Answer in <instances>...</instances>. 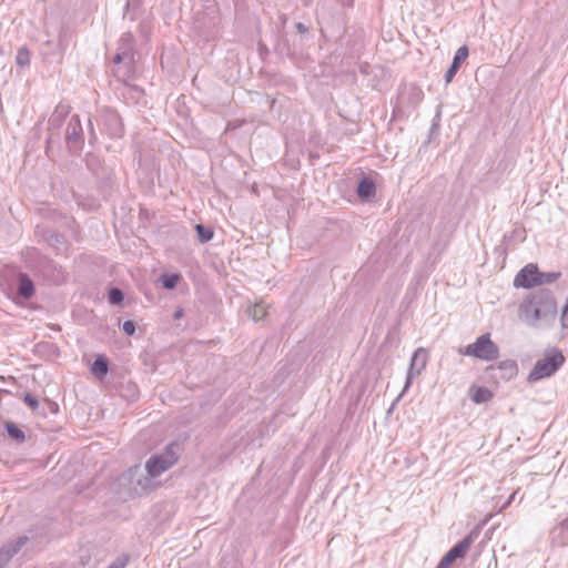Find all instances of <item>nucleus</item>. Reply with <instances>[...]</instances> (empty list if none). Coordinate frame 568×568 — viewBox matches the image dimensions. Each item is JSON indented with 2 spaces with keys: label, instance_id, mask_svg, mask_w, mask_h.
<instances>
[{
  "label": "nucleus",
  "instance_id": "obj_11",
  "mask_svg": "<svg viewBox=\"0 0 568 568\" xmlns=\"http://www.w3.org/2000/svg\"><path fill=\"white\" fill-rule=\"evenodd\" d=\"M540 271L534 264H528L523 267L514 280L516 287L531 288L539 285Z\"/></svg>",
  "mask_w": 568,
  "mask_h": 568
},
{
  "label": "nucleus",
  "instance_id": "obj_13",
  "mask_svg": "<svg viewBox=\"0 0 568 568\" xmlns=\"http://www.w3.org/2000/svg\"><path fill=\"white\" fill-rule=\"evenodd\" d=\"M36 293V286L30 276L26 273H19L17 276V290L14 301H29Z\"/></svg>",
  "mask_w": 568,
  "mask_h": 568
},
{
  "label": "nucleus",
  "instance_id": "obj_22",
  "mask_svg": "<svg viewBox=\"0 0 568 568\" xmlns=\"http://www.w3.org/2000/svg\"><path fill=\"white\" fill-rule=\"evenodd\" d=\"M108 301L111 305L120 306L124 301V293L121 288L112 286L108 291Z\"/></svg>",
  "mask_w": 568,
  "mask_h": 568
},
{
  "label": "nucleus",
  "instance_id": "obj_30",
  "mask_svg": "<svg viewBox=\"0 0 568 568\" xmlns=\"http://www.w3.org/2000/svg\"><path fill=\"white\" fill-rule=\"evenodd\" d=\"M122 329L126 335L132 336L135 333L136 325L133 321L128 320V321H124V323L122 325Z\"/></svg>",
  "mask_w": 568,
  "mask_h": 568
},
{
  "label": "nucleus",
  "instance_id": "obj_17",
  "mask_svg": "<svg viewBox=\"0 0 568 568\" xmlns=\"http://www.w3.org/2000/svg\"><path fill=\"white\" fill-rule=\"evenodd\" d=\"M469 398L475 404H485L489 402L494 394L486 387L473 385L468 390Z\"/></svg>",
  "mask_w": 568,
  "mask_h": 568
},
{
  "label": "nucleus",
  "instance_id": "obj_31",
  "mask_svg": "<svg viewBox=\"0 0 568 568\" xmlns=\"http://www.w3.org/2000/svg\"><path fill=\"white\" fill-rule=\"evenodd\" d=\"M295 28L298 33L304 34V33L308 32V27L305 26L303 22H296Z\"/></svg>",
  "mask_w": 568,
  "mask_h": 568
},
{
  "label": "nucleus",
  "instance_id": "obj_10",
  "mask_svg": "<svg viewBox=\"0 0 568 568\" xmlns=\"http://www.w3.org/2000/svg\"><path fill=\"white\" fill-rule=\"evenodd\" d=\"M427 361H428V353L425 348L419 347L414 352V354L410 358V364H409V368L407 372L406 382H405V385L403 388V393H406L408 390L414 377L420 375V373L425 369Z\"/></svg>",
  "mask_w": 568,
  "mask_h": 568
},
{
  "label": "nucleus",
  "instance_id": "obj_2",
  "mask_svg": "<svg viewBox=\"0 0 568 568\" xmlns=\"http://www.w3.org/2000/svg\"><path fill=\"white\" fill-rule=\"evenodd\" d=\"M180 445L169 444L161 454L152 455L145 463V470L151 478H155L174 466L179 460Z\"/></svg>",
  "mask_w": 568,
  "mask_h": 568
},
{
  "label": "nucleus",
  "instance_id": "obj_25",
  "mask_svg": "<svg viewBox=\"0 0 568 568\" xmlns=\"http://www.w3.org/2000/svg\"><path fill=\"white\" fill-rule=\"evenodd\" d=\"M561 276L560 272H540L539 285L551 284Z\"/></svg>",
  "mask_w": 568,
  "mask_h": 568
},
{
  "label": "nucleus",
  "instance_id": "obj_6",
  "mask_svg": "<svg viewBox=\"0 0 568 568\" xmlns=\"http://www.w3.org/2000/svg\"><path fill=\"white\" fill-rule=\"evenodd\" d=\"M71 111V106L68 103L60 102L51 116L48 120V138H47V146L45 152L49 154L54 142L59 141V132L58 130L62 125L65 118L69 115Z\"/></svg>",
  "mask_w": 568,
  "mask_h": 568
},
{
  "label": "nucleus",
  "instance_id": "obj_24",
  "mask_svg": "<svg viewBox=\"0 0 568 568\" xmlns=\"http://www.w3.org/2000/svg\"><path fill=\"white\" fill-rule=\"evenodd\" d=\"M181 278V275L178 273H171V274H163L161 276V283L162 286L166 290H173L176 287L179 281Z\"/></svg>",
  "mask_w": 568,
  "mask_h": 568
},
{
  "label": "nucleus",
  "instance_id": "obj_34",
  "mask_svg": "<svg viewBox=\"0 0 568 568\" xmlns=\"http://www.w3.org/2000/svg\"><path fill=\"white\" fill-rule=\"evenodd\" d=\"M48 404L50 405V407H51V410H52V412L58 410V405H57L55 403H53V402H48Z\"/></svg>",
  "mask_w": 568,
  "mask_h": 568
},
{
  "label": "nucleus",
  "instance_id": "obj_15",
  "mask_svg": "<svg viewBox=\"0 0 568 568\" xmlns=\"http://www.w3.org/2000/svg\"><path fill=\"white\" fill-rule=\"evenodd\" d=\"M356 193L362 201L372 200L376 193L375 182L368 176H363L358 181Z\"/></svg>",
  "mask_w": 568,
  "mask_h": 568
},
{
  "label": "nucleus",
  "instance_id": "obj_3",
  "mask_svg": "<svg viewBox=\"0 0 568 568\" xmlns=\"http://www.w3.org/2000/svg\"><path fill=\"white\" fill-rule=\"evenodd\" d=\"M458 352L464 356H473L486 362H491L499 357V347L491 341L488 333L480 335L474 343L459 348Z\"/></svg>",
  "mask_w": 568,
  "mask_h": 568
},
{
  "label": "nucleus",
  "instance_id": "obj_38",
  "mask_svg": "<svg viewBox=\"0 0 568 568\" xmlns=\"http://www.w3.org/2000/svg\"><path fill=\"white\" fill-rule=\"evenodd\" d=\"M438 128V123H433L432 131Z\"/></svg>",
  "mask_w": 568,
  "mask_h": 568
},
{
  "label": "nucleus",
  "instance_id": "obj_23",
  "mask_svg": "<svg viewBox=\"0 0 568 568\" xmlns=\"http://www.w3.org/2000/svg\"><path fill=\"white\" fill-rule=\"evenodd\" d=\"M248 316L255 322L263 321L267 314L263 304H255L247 310Z\"/></svg>",
  "mask_w": 568,
  "mask_h": 568
},
{
  "label": "nucleus",
  "instance_id": "obj_29",
  "mask_svg": "<svg viewBox=\"0 0 568 568\" xmlns=\"http://www.w3.org/2000/svg\"><path fill=\"white\" fill-rule=\"evenodd\" d=\"M113 62L115 64L124 63L126 67L132 65L134 62L130 61L128 55H125L124 52L116 51V53L113 57Z\"/></svg>",
  "mask_w": 568,
  "mask_h": 568
},
{
  "label": "nucleus",
  "instance_id": "obj_28",
  "mask_svg": "<svg viewBox=\"0 0 568 568\" xmlns=\"http://www.w3.org/2000/svg\"><path fill=\"white\" fill-rule=\"evenodd\" d=\"M129 561L130 556L128 554H121L108 568H125Z\"/></svg>",
  "mask_w": 568,
  "mask_h": 568
},
{
  "label": "nucleus",
  "instance_id": "obj_18",
  "mask_svg": "<svg viewBox=\"0 0 568 568\" xmlns=\"http://www.w3.org/2000/svg\"><path fill=\"white\" fill-rule=\"evenodd\" d=\"M118 51L124 52L129 60L134 62V38L132 33L125 32L121 36L118 43Z\"/></svg>",
  "mask_w": 568,
  "mask_h": 568
},
{
  "label": "nucleus",
  "instance_id": "obj_16",
  "mask_svg": "<svg viewBox=\"0 0 568 568\" xmlns=\"http://www.w3.org/2000/svg\"><path fill=\"white\" fill-rule=\"evenodd\" d=\"M566 532H568V517L551 529V541L558 546L568 545V536H566Z\"/></svg>",
  "mask_w": 568,
  "mask_h": 568
},
{
  "label": "nucleus",
  "instance_id": "obj_27",
  "mask_svg": "<svg viewBox=\"0 0 568 568\" xmlns=\"http://www.w3.org/2000/svg\"><path fill=\"white\" fill-rule=\"evenodd\" d=\"M23 402L33 412L37 410L40 406L39 399L31 393L23 394Z\"/></svg>",
  "mask_w": 568,
  "mask_h": 568
},
{
  "label": "nucleus",
  "instance_id": "obj_14",
  "mask_svg": "<svg viewBox=\"0 0 568 568\" xmlns=\"http://www.w3.org/2000/svg\"><path fill=\"white\" fill-rule=\"evenodd\" d=\"M468 53H469V51H468L467 45H462L455 52L453 62L445 73V82L446 83H450L453 81V79L457 74L459 68L465 62V60L468 58Z\"/></svg>",
  "mask_w": 568,
  "mask_h": 568
},
{
  "label": "nucleus",
  "instance_id": "obj_7",
  "mask_svg": "<svg viewBox=\"0 0 568 568\" xmlns=\"http://www.w3.org/2000/svg\"><path fill=\"white\" fill-rule=\"evenodd\" d=\"M65 144L68 150L78 154L84 144L83 129L79 115H72L65 130Z\"/></svg>",
  "mask_w": 568,
  "mask_h": 568
},
{
  "label": "nucleus",
  "instance_id": "obj_21",
  "mask_svg": "<svg viewBox=\"0 0 568 568\" xmlns=\"http://www.w3.org/2000/svg\"><path fill=\"white\" fill-rule=\"evenodd\" d=\"M195 231L197 234V239L202 244L210 242L214 236L213 227L206 226L201 223L195 225Z\"/></svg>",
  "mask_w": 568,
  "mask_h": 568
},
{
  "label": "nucleus",
  "instance_id": "obj_36",
  "mask_svg": "<svg viewBox=\"0 0 568 568\" xmlns=\"http://www.w3.org/2000/svg\"><path fill=\"white\" fill-rule=\"evenodd\" d=\"M404 393L402 392L400 395L397 397V399L395 402L392 403V406H395L396 405V402L399 400L400 396L403 395Z\"/></svg>",
  "mask_w": 568,
  "mask_h": 568
},
{
  "label": "nucleus",
  "instance_id": "obj_4",
  "mask_svg": "<svg viewBox=\"0 0 568 568\" xmlns=\"http://www.w3.org/2000/svg\"><path fill=\"white\" fill-rule=\"evenodd\" d=\"M564 362L565 357L562 353L555 348L551 353L546 354L544 358L535 363L528 374V382L535 383L542 378L550 377L560 368Z\"/></svg>",
  "mask_w": 568,
  "mask_h": 568
},
{
  "label": "nucleus",
  "instance_id": "obj_35",
  "mask_svg": "<svg viewBox=\"0 0 568 568\" xmlns=\"http://www.w3.org/2000/svg\"><path fill=\"white\" fill-rule=\"evenodd\" d=\"M404 393L402 392L400 395L397 397V399L395 402L392 403V406H395L396 405V402L399 400L400 396L403 395Z\"/></svg>",
  "mask_w": 568,
  "mask_h": 568
},
{
  "label": "nucleus",
  "instance_id": "obj_12",
  "mask_svg": "<svg viewBox=\"0 0 568 568\" xmlns=\"http://www.w3.org/2000/svg\"><path fill=\"white\" fill-rule=\"evenodd\" d=\"M28 541V536H19L18 538L4 544L0 548V568L7 567L12 557L17 555Z\"/></svg>",
  "mask_w": 568,
  "mask_h": 568
},
{
  "label": "nucleus",
  "instance_id": "obj_33",
  "mask_svg": "<svg viewBox=\"0 0 568 568\" xmlns=\"http://www.w3.org/2000/svg\"><path fill=\"white\" fill-rule=\"evenodd\" d=\"M59 49V59L62 57V44L61 41H59L57 44H54Z\"/></svg>",
  "mask_w": 568,
  "mask_h": 568
},
{
  "label": "nucleus",
  "instance_id": "obj_20",
  "mask_svg": "<svg viewBox=\"0 0 568 568\" xmlns=\"http://www.w3.org/2000/svg\"><path fill=\"white\" fill-rule=\"evenodd\" d=\"M4 429L8 436L17 444H22L26 440L24 432L13 422H4Z\"/></svg>",
  "mask_w": 568,
  "mask_h": 568
},
{
  "label": "nucleus",
  "instance_id": "obj_37",
  "mask_svg": "<svg viewBox=\"0 0 568 568\" xmlns=\"http://www.w3.org/2000/svg\"><path fill=\"white\" fill-rule=\"evenodd\" d=\"M138 484H139L140 486H142L143 488H145V487H146V485H145V484H143V481H142L141 479L138 481Z\"/></svg>",
  "mask_w": 568,
  "mask_h": 568
},
{
  "label": "nucleus",
  "instance_id": "obj_5",
  "mask_svg": "<svg viewBox=\"0 0 568 568\" xmlns=\"http://www.w3.org/2000/svg\"><path fill=\"white\" fill-rule=\"evenodd\" d=\"M518 374V365L514 359H505L496 365H489L484 371V378L488 383L499 384L508 382Z\"/></svg>",
  "mask_w": 568,
  "mask_h": 568
},
{
  "label": "nucleus",
  "instance_id": "obj_19",
  "mask_svg": "<svg viewBox=\"0 0 568 568\" xmlns=\"http://www.w3.org/2000/svg\"><path fill=\"white\" fill-rule=\"evenodd\" d=\"M109 372V359L104 355H99L91 365V373L99 379L106 376Z\"/></svg>",
  "mask_w": 568,
  "mask_h": 568
},
{
  "label": "nucleus",
  "instance_id": "obj_26",
  "mask_svg": "<svg viewBox=\"0 0 568 568\" xmlns=\"http://www.w3.org/2000/svg\"><path fill=\"white\" fill-rule=\"evenodd\" d=\"M17 64L20 67H26L30 63V53L26 48L19 49L16 57Z\"/></svg>",
  "mask_w": 568,
  "mask_h": 568
},
{
  "label": "nucleus",
  "instance_id": "obj_8",
  "mask_svg": "<svg viewBox=\"0 0 568 568\" xmlns=\"http://www.w3.org/2000/svg\"><path fill=\"white\" fill-rule=\"evenodd\" d=\"M100 122L103 129L111 138H120L124 133L122 120L119 113L109 106H104L100 110Z\"/></svg>",
  "mask_w": 568,
  "mask_h": 568
},
{
  "label": "nucleus",
  "instance_id": "obj_32",
  "mask_svg": "<svg viewBox=\"0 0 568 568\" xmlns=\"http://www.w3.org/2000/svg\"><path fill=\"white\" fill-rule=\"evenodd\" d=\"M183 315V310L179 308L174 312V318H180Z\"/></svg>",
  "mask_w": 568,
  "mask_h": 568
},
{
  "label": "nucleus",
  "instance_id": "obj_9",
  "mask_svg": "<svg viewBox=\"0 0 568 568\" xmlns=\"http://www.w3.org/2000/svg\"><path fill=\"white\" fill-rule=\"evenodd\" d=\"M473 541L471 535L465 536L443 556L436 568H449L457 559L464 558Z\"/></svg>",
  "mask_w": 568,
  "mask_h": 568
},
{
  "label": "nucleus",
  "instance_id": "obj_1",
  "mask_svg": "<svg viewBox=\"0 0 568 568\" xmlns=\"http://www.w3.org/2000/svg\"><path fill=\"white\" fill-rule=\"evenodd\" d=\"M520 312L528 325L538 328L550 327L557 316V303L549 290L539 288L524 301Z\"/></svg>",
  "mask_w": 568,
  "mask_h": 568
}]
</instances>
